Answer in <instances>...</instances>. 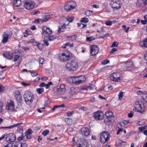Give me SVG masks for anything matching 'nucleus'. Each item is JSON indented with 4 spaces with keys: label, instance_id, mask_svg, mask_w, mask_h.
<instances>
[{
    "label": "nucleus",
    "instance_id": "obj_1",
    "mask_svg": "<svg viewBox=\"0 0 147 147\" xmlns=\"http://www.w3.org/2000/svg\"><path fill=\"white\" fill-rule=\"evenodd\" d=\"M23 96L26 104L28 105L31 104L34 98V96L32 93L30 91H26Z\"/></svg>",
    "mask_w": 147,
    "mask_h": 147
},
{
    "label": "nucleus",
    "instance_id": "obj_2",
    "mask_svg": "<svg viewBox=\"0 0 147 147\" xmlns=\"http://www.w3.org/2000/svg\"><path fill=\"white\" fill-rule=\"evenodd\" d=\"M78 63L75 60L71 61L66 65V69L70 71H74L78 69Z\"/></svg>",
    "mask_w": 147,
    "mask_h": 147
},
{
    "label": "nucleus",
    "instance_id": "obj_3",
    "mask_svg": "<svg viewBox=\"0 0 147 147\" xmlns=\"http://www.w3.org/2000/svg\"><path fill=\"white\" fill-rule=\"evenodd\" d=\"M111 80L115 82H119L122 80V76L121 73L116 72L113 73L110 76Z\"/></svg>",
    "mask_w": 147,
    "mask_h": 147
},
{
    "label": "nucleus",
    "instance_id": "obj_4",
    "mask_svg": "<svg viewBox=\"0 0 147 147\" xmlns=\"http://www.w3.org/2000/svg\"><path fill=\"white\" fill-rule=\"evenodd\" d=\"M110 138V135L107 131H104L100 135V141L104 144L107 142Z\"/></svg>",
    "mask_w": 147,
    "mask_h": 147
},
{
    "label": "nucleus",
    "instance_id": "obj_5",
    "mask_svg": "<svg viewBox=\"0 0 147 147\" xmlns=\"http://www.w3.org/2000/svg\"><path fill=\"white\" fill-rule=\"evenodd\" d=\"M76 4L74 1L67 3L64 6L65 11L67 12L69 11L70 10L74 9L76 7Z\"/></svg>",
    "mask_w": 147,
    "mask_h": 147
},
{
    "label": "nucleus",
    "instance_id": "obj_6",
    "mask_svg": "<svg viewBox=\"0 0 147 147\" xmlns=\"http://www.w3.org/2000/svg\"><path fill=\"white\" fill-rule=\"evenodd\" d=\"M6 137L5 141L9 144L14 142L16 139L15 134L13 133L6 134Z\"/></svg>",
    "mask_w": 147,
    "mask_h": 147
},
{
    "label": "nucleus",
    "instance_id": "obj_7",
    "mask_svg": "<svg viewBox=\"0 0 147 147\" xmlns=\"http://www.w3.org/2000/svg\"><path fill=\"white\" fill-rule=\"evenodd\" d=\"M70 57V55L67 53H62L59 54L58 55L59 59L63 61H65L69 60Z\"/></svg>",
    "mask_w": 147,
    "mask_h": 147
},
{
    "label": "nucleus",
    "instance_id": "obj_8",
    "mask_svg": "<svg viewBox=\"0 0 147 147\" xmlns=\"http://www.w3.org/2000/svg\"><path fill=\"white\" fill-rule=\"evenodd\" d=\"M113 114V113L109 111H106L105 115V121L108 122L113 120L114 117Z\"/></svg>",
    "mask_w": 147,
    "mask_h": 147
},
{
    "label": "nucleus",
    "instance_id": "obj_9",
    "mask_svg": "<svg viewBox=\"0 0 147 147\" xmlns=\"http://www.w3.org/2000/svg\"><path fill=\"white\" fill-rule=\"evenodd\" d=\"M6 108L7 110L10 111L14 110L15 108L14 101L10 100H8L7 103Z\"/></svg>",
    "mask_w": 147,
    "mask_h": 147
},
{
    "label": "nucleus",
    "instance_id": "obj_10",
    "mask_svg": "<svg viewBox=\"0 0 147 147\" xmlns=\"http://www.w3.org/2000/svg\"><path fill=\"white\" fill-rule=\"evenodd\" d=\"M98 48L96 45H93L90 47V52L92 56L96 55L98 52Z\"/></svg>",
    "mask_w": 147,
    "mask_h": 147
},
{
    "label": "nucleus",
    "instance_id": "obj_11",
    "mask_svg": "<svg viewBox=\"0 0 147 147\" xmlns=\"http://www.w3.org/2000/svg\"><path fill=\"white\" fill-rule=\"evenodd\" d=\"M134 67L133 62L129 61L126 63L124 66L123 69L125 70H130Z\"/></svg>",
    "mask_w": 147,
    "mask_h": 147
},
{
    "label": "nucleus",
    "instance_id": "obj_12",
    "mask_svg": "<svg viewBox=\"0 0 147 147\" xmlns=\"http://www.w3.org/2000/svg\"><path fill=\"white\" fill-rule=\"evenodd\" d=\"M93 115L95 119L98 120L103 118V114L102 112L98 111L94 112L93 114Z\"/></svg>",
    "mask_w": 147,
    "mask_h": 147
},
{
    "label": "nucleus",
    "instance_id": "obj_13",
    "mask_svg": "<svg viewBox=\"0 0 147 147\" xmlns=\"http://www.w3.org/2000/svg\"><path fill=\"white\" fill-rule=\"evenodd\" d=\"M34 5L32 1H26L25 2L24 7L27 9L30 10L33 9Z\"/></svg>",
    "mask_w": 147,
    "mask_h": 147
},
{
    "label": "nucleus",
    "instance_id": "obj_14",
    "mask_svg": "<svg viewBox=\"0 0 147 147\" xmlns=\"http://www.w3.org/2000/svg\"><path fill=\"white\" fill-rule=\"evenodd\" d=\"M11 37V35H10L7 32H4L2 35L3 39L2 40V42L5 43L8 41V39Z\"/></svg>",
    "mask_w": 147,
    "mask_h": 147
},
{
    "label": "nucleus",
    "instance_id": "obj_15",
    "mask_svg": "<svg viewBox=\"0 0 147 147\" xmlns=\"http://www.w3.org/2000/svg\"><path fill=\"white\" fill-rule=\"evenodd\" d=\"M42 34L45 35L46 34H51L52 33V30L49 28H48L45 26L42 27Z\"/></svg>",
    "mask_w": 147,
    "mask_h": 147
},
{
    "label": "nucleus",
    "instance_id": "obj_16",
    "mask_svg": "<svg viewBox=\"0 0 147 147\" xmlns=\"http://www.w3.org/2000/svg\"><path fill=\"white\" fill-rule=\"evenodd\" d=\"M81 134L83 136H87L90 134V131L88 128L84 127L81 129Z\"/></svg>",
    "mask_w": 147,
    "mask_h": 147
},
{
    "label": "nucleus",
    "instance_id": "obj_17",
    "mask_svg": "<svg viewBox=\"0 0 147 147\" xmlns=\"http://www.w3.org/2000/svg\"><path fill=\"white\" fill-rule=\"evenodd\" d=\"M12 58H13V61L16 62L20 58V54L18 52L14 51L12 53Z\"/></svg>",
    "mask_w": 147,
    "mask_h": 147
},
{
    "label": "nucleus",
    "instance_id": "obj_18",
    "mask_svg": "<svg viewBox=\"0 0 147 147\" xmlns=\"http://www.w3.org/2000/svg\"><path fill=\"white\" fill-rule=\"evenodd\" d=\"M110 4L113 8L119 9L121 6L120 2H117V3L111 2Z\"/></svg>",
    "mask_w": 147,
    "mask_h": 147
},
{
    "label": "nucleus",
    "instance_id": "obj_19",
    "mask_svg": "<svg viewBox=\"0 0 147 147\" xmlns=\"http://www.w3.org/2000/svg\"><path fill=\"white\" fill-rule=\"evenodd\" d=\"M77 147H88V143L86 141H83L77 145Z\"/></svg>",
    "mask_w": 147,
    "mask_h": 147
},
{
    "label": "nucleus",
    "instance_id": "obj_20",
    "mask_svg": "<svg viewBox=\"0 0 147 147\" xmlns=\"http://www.w3.org/2000/svg\"><path fill=\"white\" fill-rule=\"evenodd\" d=\"M15 96L17 100L22 99V96L20 94V92L18 90L15 91Z\"/></svg>",
    "mask_w": 147,
    "mask_h": 147
},
{
    "label": "nucleus",
    "instance_id": "obj_21",
    "mask_svg": "<svg viewBox=\"0 0 147 147\" xmlns=\"http://www.w3.org/2000/svg\"><path fill=\"white\" fill-rule=\"evenodd\" d=\"M13 3L14 6L18 7L22 3L21 0H13Z\"/></svg>",
    "mask_w": 147,
    "mask_h": 147
},
{
    "label": "nucleus",
    "instance_id": "obj_22",
    "mask_svg": "<svg viewBox=\"0 0 147 147\" xmlns=\"http://www.w3.org/2000/svg\"><path fill=\"white\" fill-rule=\"evenodd\" d=\"M65 92H62V90L59 87L55 88V92L58 95L62 94Z\"/></svg>",
    "mask_w": 147,
    "mask_h": 147
},
{
    "label": "nucleus",
    "instance_id": "obj_23",
    "mask_svg": "<svg viewBox=\"0 0 147 147\" xmlns=\"http://www.w3.org/2000/svg\"><path fill=\"white\" fill-rule=\"evenodd\" d=\"M22 123H18L17 124H13V125L10 126L9 127H0V129H6V128H9V129H11L12 128H13L15 127H17V126H18L20 124H22Z\"/></svg>",
    "mask_w": 147,
    "mask_h": 147
},
{
    "label": "nucleus",
    "instance_id": "obj_24",
    "mask_svg": "<svg viewBox=\"0 0 147 147\" xmlns=\"http://www.w3.org/2000/svg\"><path fill=\"white\" fill-rule=\"evenodd\" d=\"M140 45L142 47H147V38H145L143 41L139 43Z\"/></svg>",
    "mask_w": 147,
    "mask_h": 147
},
{
    "label": "nucleus",
    "instance_id": "obj_25",
    "mask_svg": "<svg viewBox=\"0 0 147 147\" xmlns=\"http://www.w3.org/2000/svg\"><path fill=\"white\" fill-rule=\"evenodd\" d=\"M74 83L76 85H78L82 84L81 81H80L78 77H75L74 80Z\"/></svg>",
    "mask_w": 147,
    "mask_h": 147
},
{
    "label": "nucleus",
    "instance_id": "obj_26",
    "mask_svg": "<svg viewBox=\"0 0 147 147\" xmlns=\"http://www.w3.org/2000/svg\"><path fill=\"white\" fill-rule=\"evenodd\" d=\"M66 25V24H64L63 26H59L58 32L59 33L61 32H63L65 29V25Z\"/></svg>",
    "mask_w": 147,
    "mask_h": 147
},
{
    "label": "nucleus",
    "instance_id": "obj_27",
    "mask_svg": "<svg viewBox=\"0 0 147 147\" xmlns=\"http://www.w3.org/2000/svg\"><path fill=\"white\" fill-rule=\"evenodd\" d=\"M73 44L70 42H66L65 44L62 46V48L63 49L66 48L67 47H73Z\"/></svg>",
    "mask_w": 147,
    "mask_h": 147
},
{
    "label": "nucleus",
    "instance_id": "obj_28",
    "mask_svg": "<svg viewBox=\"0 0 147 147\" xmlns=\"http://www.w3.org/2000/svg\"><path fill=\"white\" fill-rule=\"evenodd\" d=\"M3 55L7 59H12V53L11 54L8 53L3 54Z\"/></svg>",
    "mask_w": 147,
    "mask_h": 147
},
{
    "label": "nucleus",
    "instance_id": "obj_29",
    "mask_svg": "<svg viewBox=\"0 0 147 147\" xmlns=\"http://www.w3.org/2000/svg\"><path fill=\"white\" fill-rule=\"evenodd\" d=\"M75 77H70L67 79V81L71 84H74V80Z\"/></svg>",
    "mask_w": 147,
    "mask_h": 147
},
{
    "label": "nucleus",
    "instance_id": "obj_30",
    "mask_svg": "<svg viewBox=\"0 0 147 147\" xmlns=\"http://www.w3.org/2000/svg\"><path fill=\"white\" fill-rule=\"evenodd\" d=\"M95 38L94 36H92L89 37H87L86 38V40L88 42H91L93 40H95Z\"/></svg>",
    "mask_w": 147,
    "mask_h": 147
},
{
    "label": "nucleus",
    "instance_id": "obj_31",
    "mask_svg": "<svg viewBox=\"0 0 147 147\" xmlns=\"http://www.w3.org/2000/svg\"><path fill=\"white\" fill-rule=\"evenodd\" d=\"M147 92H145L144 93H143L142 94V99L145 101L146 102H147Z\"/></svg>",
    "mask_w": 147,
    "mask_h": 147
},
{
    "label": "nucleus",
    "instance_id": "obj_32",
    "mask_svg": "<svg viewBox=\"0 0 147 147\" xmlns=\"http://www.w3.org/2000/svg\"><path fill=\"white\" fill-rule=\"evenodd\" d=\"M50 18V16L49 15H45L42 19V22H47Z\"/></svg>",
    "mask_w": 147,
    "mask_h": 147
},
{
    "label": "nucleus",
    "instance_id": "obj_33",
    "mask_svg": "<svg viewBox=\"0 0 147 147\" xmlns=\"http://www.w3.org/2000/svg\"><path fill=\"white\" fill-rule=\"evenodd\" d=\"M77 37V36L76 35H74L72 36H67L68 39L69 40H75L76 38Z\"/></svg>",
    "mask_w": 147,
    "mask_h": 147
},
{
    "label": "nucleus",
    "instance_id": "obj_34",
    "mask_svg": "<svg viewBox=\"0 0 147 147\" xmlns=\"http://www.w3.org/2000/svg\"><path fill=\"white\" fill-rule=\"evenodd\" d=\"M72 120L70 118H66L65 119V121L68 124H70L72 123Z\"/></svg>",
    "mask_w": 147,
    "mask_h": 147
},
{
    "label": "nucleus",
    "instance_id": "obj_35",
    "mask_svg": "<svg viewBox=\"0 0 147 147\" xmlns=\"http://www.w3.org/2000/svg\"><path fill=\"white\" fill-rule=\"evenodd\" d=\"M78 78L80 79V80L81 81L82 83H83L86 80L85 77L83 76H81L79 77H78Z\"/></svg>",
    "mask_w": 147,
    "mask_h": 147
},
{
    "label": "nucleus",
    "instance_id": "obj_36",
    "mask_svg": "<svg viewBox=\"0 0 147 147\" xmlns=\"http://www.w3.org/2000/svg\"><path fill=\"white\" fill-rule=\"evenodd\" d=\"M38 59L39 64L42 65L45 63V61L43 58L40 57Z\"/></svg>",
    "mask_w": 147,
    "mask_h": 147
},
{
    "label": "nucleus",
    "instance_id": "obj_37",
    "mask_svg": "<svg viewBox=\"0 0 147 147\" xmlns=\"http://www.w3.org/2000/svg\"><path fill=\"white\" fill-rule=\"evenodd\" d=\"M36 91L38 94H42V92L44 91V89L43 88H38L36 89Z\"/></svg>",
    "mask_w": 147,
    "mask_h": 147
},
{
    "label": "nucleus",
    "instance_id": "obj_38",
    "mask_svg": "<svg viewBox=\"0 0 147 147\" xmlns=\"http://www.w3.org/2000/svg\"><path fill=\"white\" fill-rule=\"evenodd\" d=\"M61 90H62V91L63 92H65L66 91L65 88V86L64 84H61L60 86L59 87Z\"/></svg>",
    "mask_w": 147,
    "mask_h": 147
},
{
    "label": "nucleus",
    "instance_id": "obj_39",
    "mask_svg": "<svg viewBox=\"0 0 147 147\" xmlns=\"http://www.w3.org/2000/svg\"><path fill=\"white\" fill-rule=\"evenodd\" d=\"M88 19L86 18H82L80 20L81 22H84V23H86L88 22Z\"/></svg>",
    "mask_w": 147,
    "mask_h": 147
},
{
    "label": "nucleus",
    "instance_id": "obj_40",
    "mask_svg": "<svg viewBox=\"0 0 147 147\" xmlns=\"http://www.w3.org/2000/svg\"><path fill=\"white\" fill-rule=\"evenodd\" d=\"M22 123L20 124L17 127H18V128L17 131H19V132L20 133H21V132H22L23 131V127L22 126H20V125L21 124H23Z\"/></svg>",
    "mask_w": 147,
    "mask_h": 147
},
{
    "label": "nucleus",
    "instance_id": "obj_41",
    "mask_svg": "<svg viewBox=\"0 0 147 147\" xmlns=\"http://www.w3.org/2000/svg\"><path fill=\"white\" fill-rule=\"evenodd\" d=\"M73 20H74V18H68L67 19V21H66V22H67L68 23L66 24V25H68L69 24V23L70 22H72L73 21Z\"/></svg>",
    "mask_w": 147,
    "mask_h": 147
},
{
    "label": "nucleus",
    "instance_id": "obj_42",
    "mask_svg": "<svg viewBox=\"0 0 147 147\" xmlns=\"http://www.w3.org/2000/svg\"><path fill=\"white\" fill-rule=\"evenodd\" d=\"M49 132V130H46L42 132V134L45 136L48 134Z\"/></svg>",
    "mask_w": 147,
    "mask_h": 147
},
{
    "label": "nucleus",
    "instance_id": "obj_43",
    "mask_svg": "<svg viewBox=\"0 0 147 147\" xmlns=\"http://www.w3.org/2000/svg\"><path fill=\"white\" fill-rule=\"evenodd\" d=\"M53 84V83L52 82H49L48 83L46 84L45 86V88L47 89H49L51 85Z\"/></svg>",
    "mask_w": 147,
    "mask_h": 147
},
{
    "label": "nucleus",
    "instance_id": "obj_44",
    "mask_svg": "<svg viewBox=\"0 0 147 147\" xmlns=\"http://www.w3.org/2000/svg\"><path fill=\"white\" fill-rule=\"evenodd\" d=\"M85 13L87 16H89L92 14V11L87 10L85 11Z\"/></svg>",
    "mask_w": 147,
    "mask_h": 147
},
{
    "label": "nucleus",
    "instance_id": "obj_45",
    "mask_svg": "<svg viewBox=\"0 0 147 147\" xmlns=\"http://www.w3.org/2000/svg\"><path fill=\"white\" fill-rule=\"evenodd\" d=\"M32 133V131L30 129H28L25 132V134H31Z\"/></svg>",
    "mask_w": 147,
    "mask_h": 147
},
{
    "label": "nucleus",
    "instance_id": "obj_46",
    "mask_svg": "<svg viewBox=\"0 0 147 147\" xmlns=\"http://www.w3.org/2000/svg\"><path fill=\"white\" fill-rule=\"evenodd\" d=\"M56 37L53 35L49 36V40L50 41L56 39Z\"/></svg>",
    "mask_w": 147,
    "mask_h": 147
},
{
    "label": "nucleus",
    "instance_id": "obj_47",
    "mask_svg": "<svg viewBox=\"0 0 147 147\" xmlns=\"http://www.w3.org/2000/svg\"><path fill=\"white\" fill-rule=\"evenodd\" d=\"M113 22L111 21H107L105 22V24L107 26H111L112 23Z\"/></svg>",
    "mask_w": 147,
    "mask_h": 147
},
{
    "label": "nucleus",
    "instance_id": "obj_48",
    "mask_svg": "<svg viewBox=\"0 0 147 147\" xmlns=\"http://www.w3.org/2000/svg\"><path fill=\"white\" fill-rule=\"evenodd\" d=\"M74 113V112L73 111L71 112L69 111L67 113V115L68 117H70Z\"/></svg>",
    "mask_w": 147,
    "mask_h": 147
},
{
    "label": "nucleus",
    "instance_id": "obj_49",
    "mask_svg": "<svg viewBox=\"0 0 147 147\" xmlns=\"http://www.w3.org/2000/svg\"><path fill=\"white\" fill-rule=\"evenodd\" d=\"M118 44V43L117 42H114L113 43L111 46V47H117Z\"/></svg>",
    "mask_w": 147,
    "mask_h": 147
},
{
    "label": "nucleus",
    "instance_id": "obj_50",
    "mask_svg": "<svg viewBox=\"0 0 147 147\" xmlns=\"http://www.w3.org/2000/svg\"><path fill=\"white\" fill-rule=\"evenodd\" d=\"M123 126V123L121 122L118 123L117 124V127L118 128H121V127Z\"/></svg>",
    "mask_w": 147,
    "mask_h": 147
},
{
    "label": "nucleus",
    "instance_id": "obj_51",
    "mask_svg": "<svg viewBox=\"0 0 147 147\" xmlns=\"http://www.w3.org/2000/svg\"><path fill=\"white\" fill-rule=\"evenodd\" d=\"M119 98L120 100L122 99L123 96V92H120L119 94Z\"/></svg>",
    "mask_w": 147,
    "mask_h": 147
},
{
    "label": "nucleus",
    "instance_id": "obj_52",
    "mask_svg": "<svg viewBox=\"0 0 147 147\" xmlns=\"http://www.w3.org/2000/svg\"><path fill=\"white\" fill-rule=\"evenodd\" d=\"M42 19H37L34 20L33 22L34 23H39L40 21H42Z\"/></svg>",
    "mask_w": 147,
    "mask_h": 147
},
{
    "label": "nucleus",
    "instance_id": "obj_53",
    "mask_svg": "<svg viewBox=\"0 0 147 147\" xmlns=\"http://www.w3.org/2000/svg\"><path fill=\"white\" fill-rule=\"evenodd\" d=\"M145 123V122L142 121H139L137 123V124L139 125H144Z\"/></svg>",
    "mask_w": 147,
    "mask_h": 147
},
{
    "label": "nucleus",
    "instance_id": "obj_54",
    "mask_svg": "<svg viewBox=\"0 0 147 147\" xmlns=\"http://www.w3.org/2000/svg\"><path fill=\"white\" fill-rule=\"evenodd\" d=\"M146 126H145L143 127H139V129L140 131H142L146 128Z\"/></svg>",
    "mask_w": 147,
    "mask_h": 147
},
{
    "label": "nucleus",
    "instance_id": "obj_55",
    "mask_svg": "<svg viewBox=\"0 0 147 147\" xmlns=\"http://www.w3.org/2000/svg\"><path fill=\"white\" fill-rule=\"evenodd\" d=\"M122 123H123V126H125L126 124H127L128 123L129 121H128L126 120H123L121 122Z\"/></svg>",
    "mask_w": 147,
    "mask_h": 147
},
{
    "label": "nucleus",
    "instance_id": "obj_56",
    "mask_svg": "<svg viewBox=\"0 0 147 147\" xmlns=\"http://www.w3.org/2000/svg\"><path fill=\"white\" fill-rule=\"evenodd\" d=\"M97 31L99 34L102 35L103 34L102 32L104 31V30L100 28V30H98Z\"/></svg>",
    "mask_w": 147,
    "mask_h": 147
},
{
    "label": "nucleus",
    "instance_id": "obj_57",
    "mask_svg": "<svg viewBox=\"0 0 147 147\" xmlns=\"http://www.w3.org/2000/svg\"><path fill=\"white\" fill-rule=\"evenodd\" d=\"M109 62V61L108 60H105L102 61V64L103 65H105L108 63Z\"/></svg>",
    "mask_w": 147,
    "mask_h": 147
},
{
    "label": "nucleus",
    "instance_id": "obj_58",
    "mask_svg": "<svg viewBox=\"0 0 147 147\" xmlns=\"http://www.w3.org/2000/svg\"><path fill=\"white\" fill-rule=\"evenodd\" d=\"M133 114H134V112L132 111H131L130 112V113L128 114V117H130V118L132 117L133 116Z\"/></svg>",
    "mask_w": 147,
    "mask_h": 147
},
{
    "label": "nucleus",
    "instance_id": "obj_59",
    "mask_svg": "<svg viewBox=\"0 0 147 147\" xmlns=\"http://www.w3.org/2000/svg\"><path fill=\"white\" fill-rule=\"evenodd\" d=\"M17 102L18 105V106L21 105L22 103V99L20 100H17Z\"/></svg>",
    "mask_w": 147,
    "mask_h": 147
},
{
    "label": "nucleus",
    "instance_id": "obj_60",
    "mask_svg": "<svg viewBox=\"0 0 147 147\" xmlns=\"http://www.w3.org/2000/svg\"><path fill=\"white\" fill-rule=\"evenodd\" d=\"M5 88L1 85L0 84V92H2L4 90Z\"/></svg>",
    "mask_w": 147,
    "mask_h": 147
},
{
    "label": "nucleus",
    "instance_id": "obj_61",
    "mask_svg": "<svg viewBox=\"0 0 147 147\" xmlns=\"http://www.w3.org/2000/svg\"><path fill=\"white\" fill-rule=\"evenodd\" d=\"M141 23L144 25L145 24L147 23V20L145 19V20H141Z\"/></svg>",
    "mask_w": 147,
    "mask_h": 147
},
{
    "label": "nucleus",
    "instance_id": "obj_62",
    "mask_svg": "<svg viewBox=\"0 0 147 147\" xmlns=\"http://www.w3.org/2000/svg\"><path fill=\"white\" fill-rule=\"evenodd\" d=\"M43 42L44 43V44L45 46H48L49 45V44L48 43V42L47 41L45 40V39L43 40Z\"/></svg>",
    "mask_w": 147,
    "mask_h": 147
},
{
    "label": "nucleus",
    "instance_id": "obj_63",
    "mask_svg": "<svg viewBox=\"0 0 147 147\" xmlns=\"http://www.w3.org/2000/svg\"><path fill=\"white\" fill-rule=\"evenodd\" d=\"M25 136H26V138L27 139H30L32 137L31 134H25Z\"/></svg>",
    "mask_w": 147,
    "mask_h": 147
},
{
    "label": "nucleus",
    "instance_id": "obj_64",
    "mask_svg": "<svg viewBox=\"0 0 147 147\" xmlns=\"http://www.w3.org/2000/svg\"><path fill=\"white\" fill-rule=\"evenodd\" d=\"M117 50V49L115 48H113L110 52V53H113L115 52Z\"/></svg>",
    "mask_w": 147,
    "mask_h": 147
}]
</instances>
